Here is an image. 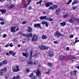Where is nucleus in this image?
Segmentation results:
<instances>
[{"instance_id":"f257e3e1","label":"nucleus","mask_w":79,"mask_h":79,"mask_svg":"<svg viewBox=\"0 0 79 79\" xmlns=\"http://www.w3.org/2000/svg\"><path fill=\"white\" fill-rule=\"evenodd\" d=\"M54 35L55 37H57V38H59V39H63V38L64 37V35L58 31H57L56 33L54 34Z\"/></svg>"},{"instance_id":"f03ea898","label":"nucleus","mask_w":79,"mask_h":79,"mask_svg":"<svg viewBox=\"0 0 79 79\" xmlns=\"http://www.w3.org/2000/svg\"><path fill=\"white\" fill-rule=\"evenodd\" d=\"M39 19H45L46 20H48L49 21H53V20L52 18H47V17L46 16H41L40 17H39Z\"/></svg>"},{"instance_id":"7ed1b4c3","label":"nucleus","mask_w":79,"mask_h":79,"mask_svg":"<svg viewBox=\"0 0 79 79\" xmlns=\"http://www.w3.org/2000/svg\"><path fill=\"white\" fill-rule=\"evenodd\" d=\"M7 71V68L6 67L4 69H2L0 70V76H4L5 73Z\"/></svg>"},{"instance_id":"20e7f679","label":"nucleus","mask_w":79,"mask_h":79,"mask_svg":"<svg viewBox=\"0 0 79 79\" xmlns=\"http://www.w3.org/2000/svg\"><path fill=\"white\" fill-rule=\"evenodd\" d=\"M39 48L40 49L42 50H44V49L45 50H48V47L45 46L44 44H41V46H39Z\"/></svg>"},{"instance_id":"39448f33","label":"nucleus","mask_w":79,"mask_h":79,"mask_svg":"<svg viewBox=\"0 0 79 79\" xmlns=\"http://www.w3.org/2000/svg\"><path fill=\"white\" fill-rule=\"evenodd\" d=\"M12 70L14 72H18L20 71V69L19 68V66L17 65L16 67H13L12 68Z\"/></svg>"},{"instance_id":"423d86ee","label":"nucleus","mask_w":79,"mask_h":79,"mask_svg":"<svg viewBox=\"0 0 79 79\" xmlns=\"http://www.w3.org/2000/svg\"><path fill=\"white\" fill-rule=\"evenodd\" d=\"M34 72H35L36 77H38V78H40V71H39V70H37L36 72L34 70Z\"/></svg>"},{"instance_id":"0eeeda50","label":"nucleus","mask_w":79,"mask_h":79,"mask_svg":"<svg viewBox=\"0 0 79 79\" xmlns=\"http://www.w3.org/2000/svg\"><path fill=\"white\" fill-rule=\"evenodd\" d=\"M23 36H25L28 38H30V37H32V34L31 33L30 35L29 34H23Z\"/></svg>"},{"instance_id":"6e6552de","label":"nucleus","mask_w":79,"mask_h":79,"mask_svg":"<svg viewBox=\"0 0 79 79\" xmlns=\"http://www.w3.org/2000/svg\"><path fill=\"white\" fill-rule=\"evenodd\" d=\"M16 28V27H12L10 28V31L11 32H16V31H15V29Z\"/></svg>"},{"instance_id":"1a4fd4ad","label":"nucleus","mask_w":79,"mask_h":79,"mask_svg":"<svg viewBox=\"0 0 79 79\" xmlns=\"http://www.w3.org/2000/svg\"><path fill=\"white\" fill-rule=\"evenodd\" d=\"M57 7V5H54L53 6H50V7H49L48 9L50 10H54L55 8Z\"/></svg>"},{"instance_id":"9d476101","label":"nucleus","mask_w":79,"mask_h":79,"mask_svg":"<svg viewBox=\"0 0 79 79\" xmlns=\"http://www.w3.org/2000/svg\"><path fill=\"white\" fill-rule=\"evenodd\" d=\"M51 5H53V3L51 2L45 3V6L46 8H47V7H49V6H50Z\"/></svg>"},{"instance_id":"9b49d317","label":"nucleus","mask_w":79,"mask_h":79,"mask_svg":"<svg viewBox=\"0 0 79 79\" xmlns=\"http://www.w3.org/2000/svg\"><path fill=\"white\" fill-rule=\"evenodd\" d=\"M37 39V36H36L35 34H34L33 35V37L32 38L31 40L32 41H35Z\"/></svg>"},{"instance_id":"f8f14e48","label":"nucleus","mask_w":79,"mask_h":79,"mask_svg":"<svg viewBox=\"0 0 79 79\" xmlns=\"http://www.w3.org/2000/svg\"><path fill=\"white\" fill-rule=\"evenodd\" d=\"M42 24H45L46 27H48V23L45 21H43L42 22Z\"/></svg>"},{"instance_id":"ddd939ff","label":"nucleus","mask_w":79,"mask_h":79,"mask_svg":"<svg viewBox=\"0 0 79 79\" xmlns=\"http://www.w3.org/2000/svg\"><path fill=\"white\" fill-rule=\"evenodd\" d=\"M35 27H41L40 24L39 23H35L34 24Z\"/></svg>"},{"instance_id":"4468645a","label":"nucleus","mask_w":79,"mask_h":79,"mask_svg":"<svg viewBox=\"0 0 79 79\" xmlns=\"http://www.w3.org/2000/svg\"><path fill=\"white\" fill-rule=\"evenodd\" d=\"M74 74L76 75V70H73V72H71L70 73V74L71 76H73Z\"/></svg>"},{"instance_id":"2eb2a0df","label":"nucleus","mask_w":79,"mask_h":79,"mask_svg":"<svg viewBox=\"0 0 79 79\" xmlns=\"http://www.w3.org/2000/svg\"><path fill=\"white\" fill-rule=\"evenodd\" d=\"M12 79H20V77H19V75H17L16 76V77L15 76H14Z\"/></svg>"},{"instance_id":"dca6fc26","label":"nucleus","mask_w":79,"mask_h":79,"mask_svg":"<svg viewBox=\"0 0 79 79\" xmlns=\"http://www.w3.org/2000/svg\"><path fill=\"white\" fill-rule=\"evenodd\" d=\"M30 2H31V0H29L28 2H27L26 3H25V4H24V7L25 8H26V7H27V4H29L30 3Z\"/></svg>"},{"instance_id":"f3484780","label":"nucleus","mask_w":79,"mask_h":79,"mask_svg":"<svg viewBox=\"0 0 79 79\" xmlns=\"http://www.w3.org/2000/svg\"><path fill=\"white\" fill-rule=\"evenodd\" d=\"M9 54H10V55H13V56H16L15 55H16V53L14 52H12V51H10L9 52Z\"/></svg>"},{"instance_id":"a211bd4d","label":"nucleus","mask_w":79,"mask_h":79,"mask_svg":"<svg viewBox=\"0 0 79 79\" xmlns=\"http://www.w3.org/2000/svg\"><path fill=\"white\" fill-rule=\"evenodd\" d=\"M32 51H31L30 53V56L29 57V60H32Z\"/></svg>"},{"instance_id":"6ab92c4d","label":"nucleus","mask_w":79,"mask_h":79,"mask_svg":"<svg viewBox=\"0 0 79 79\" xmlns=\"http://www.w3.org/2000/svg\"><path fill=\"white\" fill-rule=\"evenodd\" d=\"M60 9H58L56 10V13L57 15H59V13L60 12Z\"/></svg>"},{"instance_id":"aec40b11","label":"nucleus","mask_w":79,"mask_h":79,"mask_svg":"<svg viewBox=\"0 0 79 79\" xmlns=\"http://www.w3.org/2000/svg\"><path fill=\"white\" fill-rule=\"evenodd\" d=\"M22 55L24 56H25L26 57H27V56L28 55V53H27V52L25 53L23 52L22 53Z\"/></svg>"},{"instance_id":"412c9836","label":"nucleus","mask_w":79,"mask_h":79,"mask_svg":"<svg viewBox=\"0 0 79 79\" xmlns=\"http://www.w3.org/2000/svg\"><path fill=\"white\" fill-rule=\"evenodd\" d=\"M78 1L77 0L74 1L72 2V5L73 6L74 4H77Z\"/></svg>"},{"instance_id":"4be33fe9","label":"nucleus","mask_w":79,"mask_h":79,"mask_svg":"<svg viewBox=\"0 0 79 79\" xmlns=\"http://www.w3.org/2000/svg\"><path fill=\"white\" fill-rule=\"evenodd\" d=\"M74 21V18H72L71 19H70L69 20V22L70 23H72Z\"/></svg>"},{"instance_id":"5701e85b","label":"nucleus","mask_w":79,"mask_h":79,"mask_svg":"<svg viewBox=\"0 0 79 79\" xmlns=\"http://www.w3.org/2000/svg\"><path fill=\"white\" fill-rule=\"evenodd\" d=\"M28 28L29 30H27V32H32V28H31L30 27H28Z\"/></svg>"},{"instance_id":"b1692460","label":"nucleus","mask_w":79,"mask_h":79,"mask_svg":"<svg viewBox=\"0 0 79 79\" xmlns=\"http://www.w3.org/2000/svg\"><path fill=\"white\" fill-rule=\"evenodd\" d=\"M60 24H61L62 26H65L66 24V23L65 22H62V23H60Z\"/></svg>"},{"instance_id":"393cba45","label":"nucleus","mask_w":79,"mask_h":79,"mask_svg":"<svg viewBox=\"0 0 79 79\" xmlns=\"http://www.w3.org/2000/svg\"><path fill=\"white\" fill-rule=\"evenodd\" d=\"M7 63H8L6 60H4L2 62L3 64H6Z\"/></svg>"},{"instance_id":"a878e982","label":"nucleus","mask_w":79,"mask_h":79,"mask_svg":"<svg viewBox=\"0 0 79 79\" xmlns=\"http://www.w3.org/2000/svg\"><path fill=\"white\" fill-rule=\"evenodd\" d=\"M4 77L5 78V79H8V77H9V75H8V74H5L4 75Z\"/></svg>"},{"instance_id":"bb28decb","label":"nucleus","mask_w":79,"mask_h":79,"mask_svg":"<svg viewBox=\"0 0 79 79\" xmlns=\"http://www.w3.org/2000/svg\"><path fill=\"white\" fill-rule=\"evenodd\" d=\"M68 57L69 58H70V59H75V58H75L74 57H73L72 55L69 56Z\"/></svg>"},{"instance_id":"cd10ccee","label":"nucleus","mask_w":79,"mask_h":79,"mask_svg":"<svg viewBox=\"0 0 79 79\" xmlns=\"http://www.w3.org/2000/svg\"><path fill=\"white\" fill-rule=\"evenodd\" d=\"M47 36H46V35H43L42 37V39L44 40V39H47Z\"/></svg>"},{"instance_id":"c85d7f7f","label":"nucleus","mask_w":79,"mask_h":79,"mask_svg":"<svg viewBox=\"0 0 79 79\" xmlns=\"http://www.w3.org/2000/svg\"><path fill=\"white\" fill-rule=\"evenodd\" d=\"M14 6H15L14 5H11L10 6H9L8 8L10 9H11V8H13Z\"/></svg>"},{"instance_id":"c756f323","label":"nucleus","mask_w":79,"mask_h":79,"mask_svg":"<svg viewBox=\"0 0 79 79\" xmlns=\"http://www.w3.org/2000/svg\"><path fill=\"white\" fill-rule=\"evenodd\" d=\"M63 58H64V56H59V59L60 60H63Z\"/></svg>"},{"instance_id":"7c9ffc66","label":"nucleus","mask_w":79,"mask_h":79,"mask_svg":"<svg viewBox=\"0 0 79 79\" xmlns=\"http://www.w3.org/2000/svg\"><path fill=\"white\" fill-rule=\"evenodd\" d=\"M69 16V15L68 14H65L63 15V18H67V17Z\"/></svg>"},{"instance_id":"2f4dec72","label":"nucleus","mask_w":79,"mask_h":79,"mask_svg":"<svg viewBox=\"0 0 79 79\" xmlns=\"http://www.w3.org/2000/svg\"><path fill=\"white\" fill-rule=\"evenodd\" d=\"M77 37H76L75 38V41L74 43V44H76V42H79V40H77Z\"/></svg>"},{"instance_id":"473e14b6","label":"nucleus","mask_w":79,"mask_h":79,"mask_svg":"<svg viewBox=\"0 0 79 79\" xmlns=\"http://www.w3.org/2000/svg\"><path fill=\"white\" fill-rule=\"evenodd\" d=\"M1 13L2 14L6 13V10H2Z\"/></svg>"},{"instance_id":"72a5a7b5","label":"nucleus","mask_w":79,"mask_h":79,"mask_svg":"<svg viewBox=\"0 0 79 79\" xmlns=\"http://www.w3.org/2000/svg\"><path fill=\"white\" fill-rule=\"evenodd\" d=\"M27 23V21H25L23 22L22 24H26Z\"/></svg>"},{"instance_id":"f704fd0d","label":"nucleus","mask_w":79,"mask_h":79,"mask_svg":"<svg viewBox=\"0 0 79 79\" xmlns=\"http://www.w3.org/2000/svg\"><path fill=\"white\" fill-rule=\"evenodd\" d=\"M39 55V54L37 53L32 56V57H36V56H38Z\"/></svg>"},{"instance_id":"c9c22d12","label":"nucleus","mask_w":79,"mask_h":79,"mask_svg":"<svg viewBox=\"0 0 79 79\" xmlns=\"http://www.w3.org/2000/svg\"><path fill=\"white\" fill-rule=\"evenodd\" d=\"M31 79H37V77L35 76H34V75H33Z\"/></svg>"},{"instance_id":"e433bc0d","label":"nucleus","mask_w":79,"mask_h":79,"mask_svg":"<svg viewBox=\"0 0 79 79\" xmlns=\"http://www.w3.org/2000/svg\"><path fill=\"white\" fill-rule=\"evenodd\" d=\"M33 73H31L29 76V77L31 78H32V77L33 76Z\"/></svg>"},{"instance_id":"4c0bfd02","label":"nucleus","mask_w":79,"mask_h":79,"mask_svg":"<svg viewBox=\"0 0 79 79\" xmlns=\"http://www.w3.org/2000/svg\"><path fill=\"white\" fill-rule=\"evenodd\" d=\"M48 66H50V67H52V64L51 63H50L48 64Z\"/></svg>"},{"instance_id":"58836bf2","label":"nucleus","mask_w":79,"mask_h":79,"mask_svg":"<svg viewBox=\"0 0 79 79\" xmlns=\"http://www.w3.org/2000/svg\"><path fill=\"white\" fill-rule=\"evenodd\" d=\"M71 2H72V0H70L66 4H67V5H69V4L71 3Z\"/></svg>"},{"instance_id":"ea45409f","label":"nucleus","mask_w":79,"mask_h":79,"mask_svg":"<svg viewBox=\"0 0 79 79\" xmlns=\"http://www.w3.org/2000/svg\"><path fill=\"white\" fill-rule=\"evenodd\" d=\"M9 46L11 47H12L13 46V44H12V43H10L9 44Z\"/></svg>"},{"instance_id":"a19ab883","label":"nucleus","mask_w":79,"mask_h":79,"mask_svg":"<svg viewBox=\"0 0 79 79\" xmlns=\"http://www.w3.org/2000/svg\"><path fill=\"white\" fill-rule=\"evenodd\" d=\"M4 22H0V24H1V25H3V24H4Z\"/></svg>"},{"instance_id":"79ce46f5","label":"nucleus","mask_w":79,"mask_h":79,"mask_svg":"<svg viewBox=\"0 0 79 79\" xmlns=\"http://www.w3.org/2000/svg\"><path fill=\"white\" fill-rule=\"evenodd\" d=\"M73 37H74V35H70V38H73Z\"/></svg>"},{"instance_id":"37998d69","label":"nucleus","mask_w":79,"mask_h":79,"mask_svg":"<svg viewBox=\"0 0 79 79\" xmlns=\"http://www.w3.org/2000/svg\"><path fill=\"white\" fill-rule=\"evenodd\" d=\"M33 64L32 62L31 61L30 62H29V64Z\"/></svg>"},{"instance_id":"c03bdc74","label":"nucleus","mask_w":79,"mask_h":79,"mask_svg":"<svg viewBox=\"0 0 79 79\" xmlns=\"http://www.w3.org/2000/svg\"><path fill=\"white\" fill-rule=\"evenodd\" d=\"M77 7V6H75V7H73V10H75V9H76V8Z\"/></svg>"},{"instance_id":"a18cd8bd","label":"nucleus","mask_w":79,"mask_h":79,"mask_svg":"<svg viewBox=\"0 0 79 79\" xmlns=\"http://www.w3.org/2000/svg\"><path fill=\"white\" fill-rule=\"evenodd\" d=\"M75 68H77L78 69H79V65L77 66V65H76L75 66Z\"/></svg>"},{"instance_id":"49530a36","label":"nucleus","mask_w":79,"mask_h":79,"mask_svg":"<svg viewBox=\"0 0 79 79\" xmlns=\"http://www.w3.org/2000/svg\"><path fill=\"white\" fill-rule=\"evenodd\" d=\"M52 56H53V54H51L49 55V56H50V57H52Z\"/></svg>"},{"instance_id":"de8ad7c7","label":"nucleus","mask_w":79,"mask_h":79,"mask_svg":"<svg viewBox=\"0 0 79 79\" xmlns=\"http://www.w3.org/2000/svg\"><path fill=\"white\" fill-rule=\"evenodd\" d=\"M62 64L63 66H64V65H65V63H64V62H62Z\"/></svg>"},{"instance_id":"09e8293b","label":"nucleus","mask_w":79,"mask_h":79,"mask_svg":"<svg viewBox=\"0 0 79 79\" xmlns=\"http://www.w3.org/2000/svg\"><path fill=\"white\" fill-rule=\"evenodd\" d=\"M49 73H50V72L49 71H48V72H47L46 73V74H49Z\"/></svg>"},{"instance_id":"8fccbe9b","label":"nucleus","mask_w":79,"mask_h":79,"mask_svg":"<svg viewBox=\"0 0 79 79\" xmlns=\"http://www.w3.org/2000/svg\"><path fill=\"white\" fill-rule=\"evenodd\" d=\"M29 71V69H27L26 70V72H27V73H28Z\"/></svg>"},{"instance_id":"3c124183","label":"nucleus","mask_w":79,"mask_h":79,"mask_svg":"<svg viewBox=\"0 0 79 79\" xmlns=\"http://www.w3.org/2000/svg\"><path fill=\"white\" fill-rule=\"evenodd\" d=\"M57 43H58V41H56L54 42V44H57Z\"/></svg>"},{"instance_id":"603ef678","label":"nucleus","mask_w":79,"mask_h":79,"mask_svg":"<svg viewBox=\"0 0 79 79\" xmlns=\"http://www.w3.org/2000/svg\"><path fill=\"white\" fill-rule=\"evenodd\" d=\"M3 37H6V35L5 34H4L3 35Z\"/></svg>"},{"instance_id":"864d4df0","label":"nucleus","mask_w":79,"mask_h":79,"mask_svg":"<svg viewBox=\"0 0 79 79\" xmlns=\"http://www.w3.org/2000/svg\"><path fill=\"white\" fill-rule=\"evenodd\" d=\"M0 21H4V20L2 18H0Z\"/></svg>"},{"instance_id":"5fc2aeb1","label":"nucleus","mask_w":79,"mask_h":79,"mask_svg":"<svg viewBox=\"0 0 79 79\" xmlns=\"http://www.w3.org/2000/svg\"><path fill=\"white\" fill-rule=\"evenodd\" d=\"M28 9L29 10H31V9H32V7L31 6H30L28 7Z\"/></svg>"},{"instance_id":"6e6d98bb","label":"nucleus","mask_w":79,"mask_h":79,"mask_svg":"<svg viewBox=\"0 0 79 79\" xmlns=\"http://www.w3.org/2000/svg\"><path fill=\"white\" fill-rule=\"evenodd\" d=\"M22 42L23 44H24V43H26V41H23Z\"/></svg>"},{"instance_id":"4d7b16f0","label":"nucleus","mask_w":79,"mask_h":79,"mask_svg":"<svg viewBox=\"0 0 79 79\" xmlns=\"http://www.w3.org/2000/svg\"><path fill=\"white\" fill-rule=\"evenodd\" d=\"M69 47H67L66 48L67 50H69Z\"/></svg>"},{"instance_id":"13d9d810","label":"nucleus","mask_w":79,"mask_h":79,"mask_svg":"<svg viewBox=\"0 0 79 79\" xmlns=\"http://www.w3.org/2000/svg\"><path fill=\"white\" fill-rule=\"evenodd\" d=\"M3 1H5L4 0H0V2H3Z\"/></svg>"},{"instance_id":"bf43d9fd","label":"nucleus","mask_w":79,"mask_h":79,"mask_svg":"<svg viewBox=\"0 0 79 79\" xmlns=\"http://www.w3.org/2000/svg\"><path fill=\"white\" fill-rule=\"evenodd\" d=\"M6 55H10V54H9V53H7L6 54Z\"/></svg>"},{"instance_id":"052dcab7","label":"nucleus","mask_w":79,"mask_h":79,"mask_svg":"<svg viewBox=\"0 0 79 79\" xmlns=\"http://www.w3.org/2000/svg\"><path fill=\"white\" fill-rule=\"evenodd\" d=\"M20 46H21L19 44H18V47H19V48L20 47Z\"/></svg>"},{"instance_id":"680f3d73","label":"nucleus","mask_w":79,"mask_h":79,"mask_svg":"<svg viewBox=\"0 0 79 79\" xmlns=\"http://www.w3.org/2000/svg\"><path fill=\"white\" fill-rule=\"evenodd\" d=\"M8 46H9V45H6L4 47H8Z\"/></svg>"},{"instance_id":"e2e57ef3","label":"nucleus","mask_w":79,"mask_h":79,"mask_svg":"<svg viewBox=\"0 0 79 79\" xmlns=\"http://www.w3.org/2000/svg\"><path fill=\"white\" fill-rule=\"evenodd\" d=\"M43 13H44V14H46V12L45 11H43Z\"/></svg>"},{"instance_id":"0e129e2a","label":"nucleus","mask_w":79,"mask_h":79,"mask_svg":"<svg viewBox=\"0 0 79 79\" xmlns=\"http://www.w3.org/2000/svg\"><path fill=\"white\" fill-rule=\"evenodd\" d=\"M16 31H19V28H17L16 29Z\"/></svg>"},{"instance_id":"69168bd1","label":"nucleus","mask_w":79,"mask_h":79,"mask_svg":"<svg viewBox=\"0 0 79 79\" xmlns=\"http://www.w3.org/2000/svg\"><path fill=\"white\" fill-rule=\"evenodd\" d=\"M0 66H2V63L0 62Z\"/></svg>"},{"instance_id":"338daca9","label":"nucleus","mask_w":79,"mask_h":79,"mask_svg":"<svg viewBox=\"0 0 79 79\" xmlns=\"http://www.w3.org/2000/svg\"><path fill=\"white\" fill-rule=\"evenodd\" d=\"M36 62H37V61H35L34 63V64H36Z\"/></svg>"},{"instance_id":"774afa93","label":"nucleus","mask_w":79,"mask_h":79,"mask_svg":"<svg viewBox=\"0 0 79 79\" xmlns=\"http://www.w3.org/2000/svg\"><path fill=\"white\" fill-rule=\"evenodd\" d=\"M41 2H42V1H40L39 2V3L40 5V3H41Z\"/></svg>"}]
</instances>
